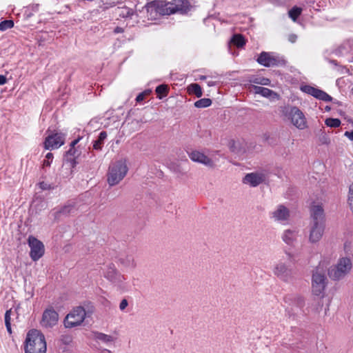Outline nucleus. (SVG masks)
<instances>
[{"mask_svg": "<svg viewBox=\"0 0 353 353\" xmlns=\"http://www.w3.org/2000/svg\"><path fill=\"white\" fill-rule=\"evenodd\" d=\"M128 166L125 161L114 162L109 167L108 183L110 186L118 184L127 174Z\"/></svg>", "mask_w": 353, "mask_h": 353, "instance_id": "obj_3", "label": "nucleus"}, {"mask_svg": "<svg viewBox=\"0 0 353 353\" xmlns=\"http://www.w3.org/2000/svg\"><path fill=\"white\" fill-rule=\"evenodd\" d=\"M94 339L100 341L104 343H111L114 341V337L111 335H108L102 332H94Z\"/></svg>", "mask_w": 353, "mask_h": 353, "instance_id": "obj_26", "label": "nucleus"}, {"mask_svg": "<svg viewBox=\"0 0 353 353\" xmlns=\"http://www.w3.org/2000/svg\"><path fill=\"white\" fill-rule=\"evenodd\" d=\"M201 80H203V79H206V77L205 76H202L200 78Z\"/></svg>", "mask_w": 353, "mask_h": 353, "instance_id": "obj_52", "label": "nucleus"}, {"mask_svg": "<svg viewBox=\"0 0 353 353\" xmlns=\"http://www.w3.org/2000/svg\"><path fill=\"white\" fill-rule=\"evenodd\" d=\"M81 151L79 149V146L77 148H70L65 154V161L70 163V166L71 168H74L78 161L77 159L81 155Z\"/></svg>", "mask_w": 353, "mask_h": 353, "instance_id": "obj_18", "label": "nucleus"}, {"mask_svg": "<svg viewBox=\"0 0 353 353\" xmlns=\"http://www.w3.org/2000/svg\"><path fill=\"white\" fill-rule=\"evenodd\" d=\"M101 353H112V352L109 350L103 349L102 350Z\"/></svg>", "mask_w": 353, "mask_h": 353, "instance_id": "obj_50", "label": "nucleus"}, {"mask_svg": "<svg viewBox=\"0 0 353 353\" xmlns=\"http://www.w3.org/2000/svg\"><path fill=\"white\" fill-rule=\"evenodd\" d=\"M344 135L347 137L350 140L353 141V130L351 132L346 131Z\"/></svg>", "mask_w": 353, "mask_h": 353, "instance_id": "obj_44", "label": "nucleus"}, {"mask_svg": "<svg viewBox=\"0 0 353 353\" xmlns=\"http://www.w3.org/2000/svg\"><path fill=\"white\" fill-rule=\"evenodd\" d=\"M311 223H320L324 224V210L320 203H314L310 208Z\"/></svg>", "mask_w": 353, "mask_h": 353, "instance_id": "obj_14", "label": "nucleus"}, {"mask_svg": "<svg viewBox=\"0 0 353 353\" xmlns=\"http://www.w3.org/2000/svg\"><path fill=\"white\" fill-rule=\"evenodd\" d=\"M325 124L331 128H336L340 126L341 121L339 119L329 118L325 120Z\"/></svg>", "mask_w": 353, "mask_h": 353, "instance_id": "obj_38", "label": "nucleus"}, {"mask_svg": "<svg viewBox=\"0 0 353 353\" xmlns=\"http://www.w3.org/2000/svg\"><path fill=\"white\" fill-rule=\"evenodd\" d=\"M270 218L274 222L285 225L287 221V207L284 205H279L277 208L270 213Z\"/></svg>", "mask_w": 353, "mask_h": 353, "instance_id": "obj_15", "label": "nucleus"}, {"mask_svg": "<svg viewBox=\"0 0 353 353\" xmlns=\"http://www.w3.org/2000/svg\"><path fill=\"white\" fill-rule=\"evenodd\" d=\"M6 82V77L4 75L0 74V85H4Z\"/></svg>", "mask_w": 353, "mask_h": 353, "instance_id": "obj_46", "label": "nucleus"}, {"mask_svg": "<svg viewBox=\"0 0 353 353\" xmlns=\"http://www.w3.org/2000/svg\"><path fill=\"white\" fill-rule=\"evenodd\" d=\"M23 345L25 353H46L47 351L45 336L36 329L28 332Z\"/></svg>", "mask_w": 353, "mask_h": 353, "instance_id": "obj_1", "label": "nucleus"}, {"mask_svg": "<svg viewBox=\"0 0 353 353\" xmlns=\"http://www.w3.org/2000/svg\"><path fill=\"white\" fill-rule=\"evenodd\" d=\"M291 123L298 129L304 130L307 127V119L303 112L296 107H293L290 112Z\"/></svg>", "mask_w": 353, "mask_h": 353, "instance_id": "obj_9", "label": "nucleus"}, {"mask_svg": "<svg viewBox=\"0 0 353 353\" xmlns=\"http://www.w3.org/2000/svg\"><path fill=\"white\" fill-rule=\"evenodd\" d=\"M212 104V100L208 98H203L194 103V106L198 108H203L210 106Z\"/></svg>", "mask_w": 353, "mask_h": 353, "instance_id": "obj_33", "label": "nucleus"}, {"mask_svg": "<svg viewBox=\"0 0 353 353\" xmlns=\"http://www.w3.org/2000/svg\"><path fill=\"white\" fill-rule=\"evenodd\" d=\"M273 272L280 279L284 281L287 280V266L285 262L277 263L274 268Z\"/></svg>", "mask_w": 353, "mask_h": 353, "instance_id": "obj_21", "label": "nucleus"}, {"mask_svg": "<svg viewBox=\"0 0 353 353\" xmlns=\"http://www.w3.org/2000/svg\"><path fill=\"white\" fill-rule=\"evenodd\" d=\"M301 90L306 94L312 95L314 97L324 101H330L332 100V97L326 92L311 85H302L301 87Z\"/></svg>", "mask_w": 353, "mask_h": 353, "instance_id": "obj_11", "label": "nucleus"}, {"mask_svg": "<svg viewBox=\"0 0 353 353\" xmlns=\"http://www.w3.org/2000/svg\"><path fill=\"white\" fill-rule=\"evenodd\" d=\"M155 92L157 94V97L160 99L166 97L169 92V88L167 85L161 84L156 88Z\"/></svg>", "mask_w": 353, "mask_h": 353, "instance_id": "obj_29", "label": "nucleus"}, {"mask_svg": "<svg viewBox=\"0 0 353 353\" xmlns=\"http://www.w3.org/2000/svg\"><path fill=\"white\" fill-rule=\"evenodd\" d=\"M188 90L190 94H194L196 97H201L203 94L201 86L197 83H192L188 88Z\"/></svg>", "mask_w": 353, "mask_h": 353, "instance_id": "obj_31", "label": "nucleus"}, {"mask_svg": "<svg viewBox=\"0 0 353 353\" xmlns=\"http://www.w3.org/2000/svg\"><path fill=\"white\" fill-rule=\"evenodd\" d=\"M249 89L250 91H253L255 94H261L264 97L269 98L272 100L279 99V95L276 92L267 88L250 85Z\"/></svg>", "mask_w": 353, "mask_h": 353, "instance_id": "obj_16", "label": "nucleus"}, {"mask_svg": "<svg viewBox=\"0 0 353 353\" xmlns=\"http://www.w3.org/2000/svg\"><path fill=\"white\" fill-rule=\"evenodd\" d=\"M59 319L58 313L52 308L46 309L42 316L41 324L46 328L55 325Z\"/></svg>", "mask_w": 353, "mask_h": 353, "instance_id": "obj_10", "label": "nucleus"}, {"mask_svg": "<svg viewBox=\"0 0 353 353\" xmlns=\"http://www.w3.org/2000/svg\"><path fill=\"white\" fill-rule=\"evenodd\" d=\"M114 32L115 33H121L123 32V29L121 27H117V28H115Z\"/></svg>", "mask_w": 353, "mask_h": 353, "instance_id": "obj_48", "label": "nucleus"}, {"mask_svg": "<svg viewBox=\"0 0 353 353\" xmlns=\"http://www.w3.org/2000/svg\"><path fill=\"white\" fill-rule=\"evenodd\" d=\"M276 114L279 115L283 121L287 119V108L285 105H281L276 110Z\"/></svg>", "mask_w": 353, "mask_h": 353, "instance_id": "obj_37", "label": "nucleus"}, {"mask_svg": "<svg viewBox=\"0 0 353 353\" xmlns=\"http://www.w3.org/2000/svg\"><path fill=\"white\" fill-rule=\"evenodd\" d=\"M327 278L323 263H320L312 275V289L315 294H321L327 285Z\"/></svg>", "mask_w": 353, "mask_h": 353, "instance_id": "obj_5", "label": "nucleus"}, {"mask_svg": "<svg viewBox=\"0 0 353 353\" xmlns=\"http://www.w3.org/2000/svg\"><path fill=\"white\" fill-rule=\"evenodd\" d=\"M351 269V260L348 258H342L336 265L328 269V275L333 280H340L347 275Z\"/></svg>", "mask_w": 353, "mask_h": 353, "instance_id": "obj_4", "label": "nucleus"}, {"mask_svg": "<svg viewBox=\"0 0 353 353\" xmlns=\"http://www.w3.org/2000/svg\"><path fill=\"white\" fill-rule=\"evenodd\" d=\"M11 310H8L5 313L4 320H5V325L7 329V331L9 334H12V329H11Z\"/></svg>", "mask_w": 353, "mask_h": 353, "instance_id": "obj_34", "label": "nucleus"}, {"mask_svg": "<svg viewBox=\"0 0 353 353\" xmlns=\"http://www.w3.org/2000/svg\"><path fill=\"white\" fill-rule=\"evenodd\" d=\"M28 243L30 248V258L34 261H38L44 254L45 248L43 243L33 236L28 237Z\"/></svg>", "mask_w": 353, "mask_h": 353, "instance_id": "obj_7", "label": "nucleus"}, {"mask_svg": "<svg viewBox=\"0 0 353 353\" xmlns=\"http://www.w3.org/2000/svg\"><path fill=\"white\" fill-rule=\"evenodd\" d=\"M289 41L292 43H294L297 39V36L296 34H290L289 38Z\"/></svg>", "mask_w": 353, "mask_h": 353, "instance_id": "obj_47", "label": "nucleus"}, {"mask_svg": "<svg viewBox=\"0 0 353 353\" xmlns=\"http://www.w3.org/2000/svg\"><path fill=\"white\" fill-rule=\"evenodd\" d=\"M133 13L134 12L132 9L124 7L120 10L119 16L122 17H130L133 14Z\"/></svg>", "mask_w": 353, "mask_h": 353, "instance_id": "obj_39", "label": "nucleus"}, {"mask_svg": "<svg viewBox=\"0 0 353 353\" xmlns=\"http://www.w3.org/2000/svg\"><path fill=\"white\" fill-rule=\"evenodd\" d=\"M128 303L126 299H123L121 303H120V305H119V308L121 310H124L126 307L128 306Z\"/></svg>", "mask_w": 353, "mask_h": 353, "instance_id": "obj_43", "label": "nucleus"}, {"mask_svg": "<svg viewBox=\"0 0 353 353\" xmlns=\"http://www.w3.org/2000/svg\"><path fill=\"white\" fill-rule=\"evenodd\" d=\"M105 277L115 283H119L123 282L125 280V278L123 275L117 274V272L114 268H110V270L106 273Z\"/></svg>", "mask_w": 353, "mask_h": 353, "instance_id": "obj_23", "label": "nucleus"}, {"mask_svg": "<svg viewBox=\"0 0 353 353\" xmlns=\"http://www.w3.org/2000/svg\"><path fill=\"white\" fill-rule=\"evenodd\" d=\"M282 239L284 242H287V230L283 232L282 235Z\"/></svg>", "mask_w": 353, "mask_h": 353, "instance_id": "obj_49", "label": "nucleus"}, {"mask_svg": "<svg viewBox=\"0 0 353 353\" xmlns=\"http://www.w3.org/2000/svg\"><path fill=\"white\" fill-rule=\"evenodd\" d=\"M107 132L105 131H101L98 138L93 141V149L96 150H101L104 144V141L107 138Z\"/></svg>", "mask_w": 353, "mask_h": 353, "instance_id": "obj_24", "label": "nucleus"}, {"mask_svg": "<svg viewBox=\"0 0 353 353\" xmlns=\"http://www.w3.org/2000/svg\"><path fill=\"white\" fill-rule=\"evenodd\" d=\"M39 188L43 190L50 189V185L44 181L40 182L39 183Z\"/></svg>", "mask_w": 353, "mask_h": 353, "instance_id": "obj_42", "label": "nucleus"}, {"mask_svg": "<svg viewBox=\"0 0 353 353\" xmlns=\"http://www.w3.org/2000/svg\"><path fill=\"white\" fill-rule=\"evenodd\" d=\"M257 62L265 67H270L277 64V60L269 52H262L257 58Z\"/></svg>", "mask_w": 353, "mask_h": 353, "instance_id": "obj_19", "label": "nucleus"}, {"mask_svg": "<svg viewBox=\"0 0 353 353\" xmlns=\"http://www.w3.org/2000/svg\"><path fill=\"white\" fill-rule=\"evenodd\" d=\"M324 232V224L320 223H310L309 231V241L312 243L319 242Z\"/></svg>", "mask_w": 353, "mask_h": 353, "instance_id": "obj_13", "label": "nucleus"}, {"mask_svg": "<svg viewBox=\"0 0 353 353\" xmlns=\"http://www.w3.org/2000/svg\"><path fill=\"white\" fill-rule=\"evenodd\" d=\"M302 8L300 7L294 6L288 11V17L294 22L297 21L298 17L302 12Z\"/></svg>", "mask_w": 353, "mask_h": 353, "instance_id": "obj_30", "label": "nucleus"}, {"mask_svg": "<svg viewBox=\"0 0 353 353\" xmlns=\"http://www.w3.org/2000/svg\"><path fill=\"white\" fill-rule=\"evenodd\" d=\"M147 94L148 92L146 91L139 93L136 97V101L139 103L143 101Z\"/></svg>", "mask_w": 353, "mask_h": 353, "instance_id": "obj_41", "label": "nucleus"}, {"mask_svg": "<svg viewBox=\"0 0 353 353\" xmlns=\"http://www.w3.org/2000/svg\"><path fill=\"white\" fill-rule=\"evenodd\" d=\"M156 3L157 0H154L150 3H147L144 7L148 13V18L151 19H155L159 15V9L157 8Z\"/></svg>", "mask_w": 353, "mask_h": 353, "instance_id": "obj_22", "label": "nucleus"}, {"mask_svg": "<svg viewBox=\"0 0 353 353\" xmlns=\"http://www.w3.org/2000/svg\"><path fill=\"white\" fill-rule=\"evenodd\" d=\"M249 81L258 85H268L270 84V80L269 79L261 76L252 77L250 79Z\"/></svg>", "mask_w": 353, "mask_h": 353, "instance_id": "obj_28", "label": "nucleus"}, {"mask_svg": "<svg viewBox=\"0 0 353 353\" xmlns=\"http://www.w3.org/2000/svg\"><path fill=\"white\" fill-rule=\"evenodd\" d=\"M76 211V206L72 203H68L61 209L56 210L54 212V216L55 219H59L61 216H68L74 213Z\"/></svg>", "mask_w": 353, "mask_h": 353, "instance_id": "obj_20", "label": "nucleus"}, {"mask_svg": "<svg viewBox=\"0 0 353 353\" xmlns=\"http://www.w3.org/2000/svg\"><path fill=\"white\" fill-rule=\"evenodd\" d=\"M119 261L125 267L134 268L137 265L134 258L132 254H126L120 257Z\"/></svg>", "mask_w": 353, "mask_h": 353, "instance_id": "obj_25", "label": "nucleus"}, {"mask_svg": "<svg viewBox=\"0 0 353 353\" xmlns=\"http://www.w3.org/2000/svg\"><path fill=\"white\" fill-rule=\"evenodd\" d=\"M81 138L79 137L78 139H74V141H72L70 145V148H77L76 147V145L79 142Z\"/></svg>", "mask_w": 353, "mask_h": 353, "instance_id": "obj_45", "label": "nucleus"}, {"mask_svg": "<svg viewBox=\"0 0 353 353\" xmlns=\"http://www.w3.org/2000/svg\"><path fill=\"white\" fill-rule=\"evenodd\" d=\"M302 304H303V301H302V300H301V301H300V303H299V306H301V305H302Z\"/></svg>", "mask_w": 353, "mask_h": 353, "instance_id": "obj_53", "label": "nucleus"}, {"mask_svg": "<svg viewBox=\"0 0 353 353\" xmlns=\"http://www.w3.org/2000/svg\"><path fill=\"white\" fill-rule=\"evenodd\" d=\"M319 143L320 145H327L330 143V139L329 137L324 132H322L318 138Z\"/></svg>", "mask_w": 353, "mask_h": 353, "instance_id": "obj_35", "label": "nucleus"}, {"mask_svg": "<svg viewBox=\"0 0 353 353\" xmlns=\"http://www.w3.org/2000/svg\"><path fill=\"white\" fill-rule=\"evenodd\" d=\"M14 26V21L12 20H4L0 23V30L5 31L10 29Z\"/></svg>", "mask_w": 353, "mask_h": 353, "instance_id": "obj_36", "label": "nucleus"}, {"mask_svg": "<svg viewBox=\"0 0 353 353\" xmlns=\"http://www.w3.org/2000/svg\"><path fill=\"white\" fill-rule=\"evenodd\" d=\"M60 349L63 352L68 351V347H70L72 343V338L69 335L62 336L60 339Z\"/></svg>", "mask_w": 353, "mask_h": 353, "instance_id": "obj_27", "label": "nucleus"}, {"mask_svg": "<svg viewBox=\"0 0 353 353\" xmlns=\"http://www.w3.org/2000/svg\"><path fill=\"white\" fill-rule=\"evenodd\" d=\"M265 179L264 174L258 172H252L247 174L243 178V183L249 184L252 187H256L263 182Z\"/></svg>", "mask_w": 353, "mask_h": 353, "instance_id": "obj_17", "label": "nucleus"}, {"mask_svg": "<svg viewBox=\"0 0 353 353\" xmlns=\"http://www.w3.org/2000/svg\"><path fill=\"white\" fill-rule=\"evenodd\" d=\"M53 159V154L51 152L47 153L46 155V159L43 161V167H49Z\"/></svg>", "mask_w": 353, "mask_h": 353, "instance_id": "obj_40", "label": "nucleus"}, {"mask_svg": "<svg viewBox=\"0 0 353 353\" xmlns=\"http://www.w3.org/2000/svg\"><path fill=\"white\" fill-rule=\"evenodd\" d=\"M188 154L190 159L194 162L201 163L209 168H213L214 165V161L200 151L192 150Z\"/></svg>", "mask_w": 353, "mask_h": 353, "instance_id": "obj_12", "label": "nucleus"}, {"mask_svg": "<svg viewBox=\"0 0 353 353\" xmlns=\"http://www.w3.org/2000/svg\"><path fill=\"white\" fill-rule=\"evenodd\" d=\"M231 42L238 48H241L245 44L244 37L241 34H234L232 39Z\"/></svg>", "mask_w": 353, "mask_h": 353, "instance_id": "obj_32", "label": "nucleus"}, {"mask_svg": "<svg viewBox=\"0 0 353 353\" xmlns=\"http://www.w3.org/2000/svg\"><path fill=\"white\" fill-rule=\"evenodd\" d=\"M156 4L159 15H170L176 12L184 14L190 10V4L187 0H173L172 1L157 0Z\"/></svg>", "mask_w": 353, "mask_h": 353, "instance_id": "obj_2", "label": "nucleus"}, {"mask_svg": "<svg viewBox=\"0 0 353 353\" xmlns=\"http://www.w3.org/2000/svg\"><path fill=\"white\" fill-rule=\"evenodd\" d=\"M214 85V82H209V83H208V85H209V86H212V85Z\"/></svg>", "mask_w": 353, "mask_h": 353, "instance_id": "obj_51", "label": "nucleus"}, {"mask_svg": "<svg viewBox=\"0 0 353 353\" xmlns=\"http://www.w3.org/2000/svg\"><path fill=\"white\" fill-rule=\"evenodd\" d=\"M86 316L85 309L79 306L74 308L67 314L64 319V325L67 328H72L81 325Z\"/></svg>", "mask_w": 353, "mask_h": 353, "instance_id": "obj_6", "label": "nucleus"}, {"mask_svg": "<svg viewBox=\"0 0 353 353\" xmlns=\"http://www.w3.org/2000/svg\"><path fill=\"white\" fill-rule=\"evenodd\" d=\"M65 134L56 132L48 135L44 141V148L46 150H54L60 148L65 143Z\"/></svg>", "mask_w": 353, "mask_h": 353, "instance_id": "obj_8", "label": "nucleus"}]
</instances>
